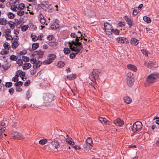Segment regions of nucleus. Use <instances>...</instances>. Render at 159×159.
<instances>
[{
    "instance_id": "obj_47",
    "label": "nucleus",
    "mask_w": 159,
    "mask_h": 159,
    "mask_svg": "<svg viewBox=\"0 0 159 159\" xmlns=\"http://www.w3.org/2000/svg\"><path fill=\"white\" fill-rule=\"evenodd\" d=\"M12 85V83L11 82H7L6 83L5 86L7 87H10Z\"/></svg>"
},
{
    "instance_id": "obj_40",
    "label": "nucleus",
    "mask_w": 159,
    "mask_h": 159,
    "mask_svg": "<svg viewBox=\"0 0 159 159\" xmlns=\"http://www.w3.org/2000/svg\"><path fill=\"white\" fill-rule=\"evenodd\" d=\"M22 85L23 82L20 81L16 82L14 84V85L15 86H21Z\"/></svg>"
},
{
    "instance_id": "obj_53",
    "label": "nucleus",
    "mask_w": 159,
    "mask_h": 159,
    "mask_svg": "<svg viewBox=\"0 0 159 159\" xmlns=\"http://www.w3.org/2000/svg\"><path fill=\"white\" fill-rule=\"evenodd\" d=\"M139 12V11H138L137 10L134 9L133 11L132 14L134 16H135L137 15Z\"/></svg>"
},
{
    "instance_id": "obj_26",
    "label": "nucleus",
    "mask_w": 159,
    "mask_h": 159,
    "mask_svg": "<svg viewBox=\"0 0 159 159\" xmlns=\"http://www.w3.org/2000/svg\"><path fill=\"white\" fill-rule=\"evenodd\" d=\"M58 21H55L53 24L55 25V27H53V25L51 26V28L53 29H56L58 28L59 27V24L58 23Z\"/></svg>"
},
{
    "instance_id": "obj_28",
    "label": "nucleus",
    "mask_w": 159,
    "mask_h": 159,
    "mask_svg": "<svg viewBox=\"0 0 159 159\" xmlns=\"http://www.w3.org/2000/svg\"><path fill=\"white\" fill-rule=\"evenodd\" d=\"M86 143L87 144H89L90 146H92V145L93 144V141L92 139L90 138L89 137L86 140Z\"/></svg>"
},
{
    "instance_id": "obj_37",
    "label": "nucleus",
    "mask_w": 159,
    "mask_h": 159,
    "mask_svg": "<svg viewBox=\"0 0 159 159\" xmlns=\"http://www.w3.org/2000/svg\"><path fill=\"white\" fill-rule=\"evenodd\" d=\"M48 45L54 47L58 45V43L57 42H50L49 43Z\"/></svg>"
},
{
    "instance_id": "obj_41",
    "label": "nucleus",
    "mask_w": 159,
    "mask_h": 159,
    "mask_svg": "<svg viewBox=\"0 0 159 159\" xmlns=\"http://www.w3.org/2000/svg\"><path fill=\"white\" fill-rule=\"evenodd\" d=\"M29 28V26L28 25H25L23 26L21 28V30L23 31H25L26 30L28 29Z\"/></svg>"
},
{
    "instance_id": "obj_11",
    "label": "nucleus",
    "mask_w": 159,
    "mask_h": 159,
    "mask_svg": "<svg viewBox=\"0 0 159 159\" xmlns=\"http://www.w3.org/2000/svg\"><path fill=\"white\" fill-rule=\"evenodd\" d=\"M77 75L76 74H71L67 76H65L64 79L66 80L67 79L69 80H73L76 78Z\"/></svg>"
},
{
    "instance_id": "obj_9",
    "label": "nucleus",
    "mask_w": 159,
    "mask_h": 159,
    "mask_svg": "<svg viewBox=\"0 0 159 159\" xmlns=\"http://www.w3.org/2000/svg\"><path fill=\"white\" fill-rule=\"evenodd\" d=\"M54 98L53 94L48 93L44 97V102L46 103L50 102L53 100Z\"/></svg>"
},
{
    "instance_id": "obj_38",
    "label": "nucleus",
    "mask_w": 159,
    "mask_h": 159,
    "mask_svg": "<svg viewBox=\"0 0 159 159\" xmlns=\"http://www.w3.org/2000/svg\"><path fill=\"white\" fill-rule=\"evenodd\" d=\"M70 51L68 48H65L64 49V53L66 54H67L70 53Z\"/></svg>"
},
{
    "instance_id": "obj_52",
    "label": "nucleus",
    "mask_w": 159,
    "mask_h": 159,
    "mask_svg": "<svg viewBox=\"0 0 159 159\" xmlns=\"http://www.w3.org/2000/svg\"><path fill=\"white\" fill-rule=\"evenodd\" d=\"M25 7V5L23 3H21L19 5V8L20 9H23Z\"/></svg>"
},
{
    "instance_id": "obj_46",
    "label": "nucleus",
    "mask_w": 159,
    "mask_h": 159,
    "mask_svg": "<svg viewBox=\"0 0 159 159\" xmlns=\"http://www.w3.org/2000/svg\"><path fill=\"white\" fill-rule=\"evenodd\" d=\"M75 53H74L73 52H72L70 55V58L73 59L74 58H75V55L77 54H76V52Z\"/></svg>"
},
{
    "instance_id": "obj_22",
    "label": "nucleus",
    "mask_w": 159,
    "mask_h": 159,
    "mask_svg": "<svg viewBox=\"0 0 159 159\" xmlns=\"http://www.w3.org/2000/svg\"><path fill=\"white\" fill-rule=\"evenodd\" d=\"M53 147L57 149L60 147L59 143L58 142L52 141L51 143Z\"/></svg>"
},
{
    "instance_id": "obj_36",
    "label": "nucleus",
    "mask_w": 159,
    "mask_h": 159,
    "mask_svg": "<svg viewBox=\"0 0 159 159\" xmlns=\"http://www.w3.org/2000/svg\"><path fill=\"white\" fill-rule=\"evenodd\" d=\"M39 46V44L38 43H34L32 44V47L34 50H35Z\"/></svg>"
},
{
    "instance_id": "obj_51",
    "label": "nucleus",
    "mask_w": 159,
    "mask_h": 159,
    "mask_svg": "<svg viewBox=\"0 0 159 159\" xmlns=\"http://www.w3.org/2000/svg\"><path fill=\"white\" fill-rule=\"evenodd\" d=\"M48 6L47 4L46 5V6H45V5L43 4H42L41 5V7L44 10H46L47 8V6Z\"/></svg>"
},
{
    "instance_id": "obj_15",
    "label": "nucleus",
    "mask_w": 159,
    "mask_h": 159,
    "mask_svg": "<svg viewBox=\"0 0 159 159\" xmlns=\"http://www.w3.org/2000/svg\"><path fill=\"white\" fill-rule=\"evenodd\" d=\"M127 68L131 70L136 72L137 70V67L134 65L132 64H129L127 65Z\"/></svg>"
},
{
    "instance_id": "obj_14",
    "label": "nucleus",
    "mask_w": 159,
    "mask_h": 159,
    "mask_svg": "<svg viewBox=\"0 0 159 159\" xmlns=\"http://www.w3.org/2000/svg\"><path fill=\"white\" fill-rule=\"evenodd\" d=\"M39 18L40 23L43 25L46 22V20L44 18V16L40 13L39 15Z\"/></svg>"
},
{
    "instance_id": "obj_20",
    "label": "nucleus",
    "mask_w": 159,
    "mask_h": 159,
    "mask_svg": "<svg viewBox=\"0 0 159 159\" xmlns=\"http://www.w3.org/2000/svg\"><path fill=\"white\" fill-rule=\"evenodd\" d=\"M16 39V40L12 43L11 45L12 48L14 49H16L19 45V43L17 42V39H15V40Z\"/></svg>"
},
{
    "instance_id": "obj_16",
    "label": "nucleus",
    "mask_w": 159,
    "mask_h": 159,
    "mask_svg": "<svg viewBox=\"0 0 159 159\" xmlns=\"http://www.w3.org/2000/svg\"><path fill=\"white\" fill-rule=\"evenodd\" d=\"M124 102L127 104L130 103L132 101V99L128 96L125 97L123 98Z\"/></svg>"
},
{
    "instance_id": "obj_50",
    "label": "nucleus",
    "mask_w": 159,
    "mask_h": 159,
    "mask_svg": "<svg viewBox=\"0 0 159 159\" xmlns=\"http://www.w3.org/2000/svg\"><path fill=\"white\" fill-rule=\"evenodd\" d=\"M17 8V7L16 6H11V9L14 11H17L16 8Z\"/></svg>"
},
{
    "instance_id": "obj_42",
    "label": "nucleus",
    "mask_w": 159,
    "mask_h": 159,
    "mask_svg": "<svg viewBox=\"0 0 159 159\" xmlns=\"http://www.w3.org/2000/svg\"><path fill=\"white\" fill-rule=\"evenodd\" d=\"M18 58L17 57L14 55H12L10 56V59L13 61H16L17 60Z\"/></svg>"
},
{
    "instance_id": "obj_21",
    "label": "nucleus",
    "mask_w": 159,
    "mask_h": 159,
    "mask_svg": "<svg viewBox=\"0 0 159 159\" xmlns=\"http://www.w3.org/2000/svg\"><path fill=\"white\" fill-rule=\"evenodd\" d=\"M131 43L133 45H136L139 43L138 40L134 38H132L130 41Z\"/></svg>"
},
{
    "instance_id": "obj_39",
    "label": "nucleus",
    "mask_w": 159,
    "mask_h": 159,
    "mask_svg": "<svg viewBox=\"0 0 159 159\" xmlns=\"http://www.w3.org/2000/svg\"><path fill=\"white\" fill-rule=\"evenodd\" d=\"M8 18L10 19L13 18L15 17L14 15L11 12H9L7 14Z\"/></svg>"
},
{
    "instance_id": "obj_33",
    "label": "nucleus",
    "mask_w": 159,
    "mask_h": 159,
    "mask_svg": "<svg viewBox=\"0 0 159 159\" xmlns=\"http://www.w3.org/2000/svg\"><path fill=\"white\" fill-rule=\"evenodd\" d=\"M90 146V145L86 143L84 144V147L85 150L89 151V150L91 149V148Z\"/></svg>"
},
{
    "instance_id": "obj_29",
    "label": "nucleus",
    "mask_w": 159,
    "mask_h": 159,
    "mask_svg": "<svg viewBox=\"0 0 159 159\" xmlns=\"http://www.w3.org/2000/svg\"><path fill=\"white\" fill-rule=\"evenodd\" d=\"M127 79H134V76L131 73H128L127 75Z\"/></svg>"
},
{
    "instance_id": "obj_2",
    "label": "nucleus",
    "mask_w": 159,
    "mask_h": 159,
    "mask_svg": "<svg viewBox=\"0 0 159 159\" xmlns=\"http://www.w3.org/2000/svg\"><path fill=\"white\" fill-rule=\"evenodd\" d=\"M146 83L152 84L159 80V73L154 72L149 75L146 78Z\"/></svg>"
},
{
    "instance_id": "obj_24",
    "label": "nucleus",
    "mask_w": 159,
    "mask_h": 159,
    "mask_svg": "<svg viewBox=\"0 0 159 159\" xmlns=\"http://www.w3.org/2000/svg\"><path fill=\"white\" fill-rule=\"evenodd\" d=\"M125 20L127 22V23L129 25V27H130L133 25L132 23L131 20L128 17L125 16Z\"/></svg>"
},
{
    "instance_id": "obj_57",
    "label": "nucleus",
    "mask_w": 159,
    "mask_h": 159,
    "mask_svg": "<svg viewBox=\"0 0 159 159\" xmlns=\"http://www.w3.org/2000/svg\"><path fill=\"white\" fill-rule=\"evenodd\" d=\"M14 91V90L13 88L10 89L9 90V92L10 94L12 95Z\"/></svg>"
},
{
    "instance_id": "obj_58",
    "label": "nucleus",
    "mask_w": 159,
    "mask_h": 159,
    "mask_svg": "<svg viewBox=\"0 0 159 159\" xmlns=\"http://www.w3.org/2000/svg\"><path fill=\"white\" fill-rule=\"evenodd\" d=\"M30 80H29L25 83L24 85L26 86H28L30 84Z\"/></svg>"
},
{
    "instance_id": "obj_63",
    "label": "nucleus",
    "mask_w": 159,
    "mask_h": 159,
    "mask_svg": "<svg viewBox=\"0 0 159 159\" xmlns=\"http://www.w3.org/2000/svg\"><path fill=\"white\" fill-rule=\"evenodd\" d=\"M105 118L102 117H99L98 118V120L102 123V122H103L104 120H105Z\"/></svg>"
},
{
    "instance_id": "obj_18",
    "label": "nucleus",
    "mask_w": 159,
    "mask_h": 159,
    "mask_svg": "<svg viewBox=\"0 0 159 159\" xmlns=\"http://www.w3.org/2000/svg\"><path fill=\"white\" fill-rule=\"evenodd\" d=\"M35 54L39 56L38 58H42L44 56V52H42L40 50L36 51Z\"/></svg>"
},
{
    "instance_id": "obj_55",
    "label": "nucleus",
    "mask_w": 159,
    "mask_h": 159,
    "mask_svg": "<svg viewBox=\"0 0 159 159\" xmlns=\"http://www.w3.org/2000/svg\"><path fill=\"white\" fill-rule=\"evenodd\" d=\"M37 60L35 58L33 57L30 59V61L32 63L34 64L36 62Z\"/></svg>"
},
{
    "instance_id": "obj_19",
    "label": "nucleus",
    "mask_w": 159,
    "mask_h": 159,
    "mask_svg": "<svg viewBox=\"0 0 159 159\" xmlns=\"http://www.w3.org/2000/svg\"><path fill=\"white\" fill-rule=\"evenodd\" d=\"M31 67V65L30 63H25L23 64V68L24 70L29 69Z\"/></svg>"
},
{
    "instance_id": "obj_7",
    "label": "nucleus",
    "mask_w": 159,
    "mask_h": 159,
    "mask_svg": "<svg viewBox=\"0 0 159 159\" xmlns=\"http://www.w3.org/2000/svg\"><path fill=\"white\" fill-rule=\"evenodd\" d=\"M142 126L141 122L140 121H136L135 122L131 127L133 131L135 132L140 129Z\"/></svg>"
},
{
    "instance_id": "obj_54",
    "label": "nucleus",
    "mask_w": 159,
    "mask_h": 159,
    "mask_svg": "<svg viewBox=\"0 0 159 159\" xmlns=\"http://www.w3.org/2000/svg\"><path fill=\"white\" fill-rule=\"evenodd\" d=\"M53 39L54 37L52 35H49L47 37V39L49 41L52 40Z\"/></svg>"
},
{
    "instance_id": "obj_64",
    "label": "nucleus",
    "mask_w": 159,
    "mask_h": 159,
    "mask_svg": "<svg viewBox=\"0 0 159 159\" xmlns=\"http://www.w3.org/2000/svg\"><path fill=\"white\" fill-rule=\"evenodd\" d=\"M14 33L16 35L18 34L19 33V31L18 30L15 29L14 30Z\"/></svg>"
},
{
    "instance_id": "obj_62",
    "label": "nucleus",
    "mask_w": 159,
    "mask_h": 159,
    "mask_svg": "<svg viewBox=\"0 0 159 159\" xmlns=\"http://www.w3.org/2000/svg\"><path fill=\"white\" fill-rule=\"evenodd\" d=\"M112 33H114L116 34L117 35L119 33V31L116 29L115 30H113Z\"/></svg>"
},
{
    "instance_id": "obj_34",
    "label": "nucleus",
    "mask_w": 159,
    "mask_h": 159,
    "mask_svg": "<svg viewBox=\"0 0 159 159\" xmlns=\"http://www.w3.org/2000/svg\"><path fill=\"white\" fill-rule=\"evenodd\" d=\"M65 65V63L62 61H59L57 64V66L59 68H61Z\"/></svg>"
},
{
    "instance_id": "obj_30",
    "label": "nucleus",
    "mask_w": 159,
    "mask_h": 159,
    "mask_svg": "<svg viewBox=\"0 0 159 159\" xmlns=\"http://www.w3.org/2000/svg\"><path fill=\"white\" fill-rule=\"evenodd\" d=\"M147 64V67L149 68H151L154 64V63L152 61H149Z\"/></svg>"
},
{
    "instance_id": "obj_60",
    "label": "nucleus",
    "mask_w": 159,
    "mask_h": 159,
    "mask_svg": "<svg viewBox=\"0 0 159 159\" xmlns=\"http://www.w3.org/2000/svg\"><path fill=\"white\" fill-rule=\"evenodd\" d=\"M7 40H12L13 39L11 35H9L8 36H6Z\"/></svg>"
},
{
    "instance_id": "obj_45",
    "label": "nucleus",
    "mask_w": 159,
    "mask_h": 159,
    "mask_svg": "<svg viewBox=\"0 0 159 159\" xmlns=\"http://www.w3.org/2000/svg\"><path fill=\"white\" fill-rule=\"evenodd\" d=\"M141 51L143 54L144 55H145L146 56H148V52L147 50H146L143 49L141 50Z\"/></svg>"
},
{
    "instance_id": "obj_49",
    "label": "nucleus",
    "mask_w": 159,
    "mask_h": 159,
    "mask_svg": "<svg viewBox=\"0 0 159 159\" xmlns=\"http://www.w3.org/2000/svg\"><path fill=\"white\" fill-rule=\"evenodd\" d=\"M31 37L34 41H35L38 39L35 35L31 34Z\"/></svg>"
},
{
    "instance_id": "obj_35",
    "label": "nucleus",
    "mask_w": 159,
    "mask_h": 159,
    "mask_svg": "<svg viewBox=\"0 0 159 159\" xmlns=\"http://www.w3.org/2000/svg\"><path fill=\"white\" fill-rule=\"evenodd\" d=\"M18 77L19 75L18 74H17L16 72L15 76L12 78V80L14 82L18 81Z\"/></svg>"
},
{
    "instance_id": "obj_5",
    "label": "nucleus",
    "mask_w": 159,
    "mask_h": 159,
    "mask_svg": "<svg viewBox=\"0 0 159 159\" xmlns=\"http://www.w3.org/2000/svg\"><path fill=\"white\" fill-rule=\"evenodd\" d=\"M104 26L105 29V31L107 34L110 35L111 34L113 30L111 25L107 23H104Z\"/></svg>"
},
{
    "instance_id": "obj_6",
    "label": "nucleus",
    "mask_w": 159,
    "mask_h": 159,
    "mask_svg": "<svg viewBox=\"0 0 159 159\" xmlns=\"http://www.w3.org/2000/svg\"><path fill=\"white\" fill-rule=\"evenodd\" d=\"M3 46L4 49H3L1 52V54L2 55L7 54L9 53V50L11 49V47L10 44L7 42L5 43Z\"/></svg>"
},
{
    "instance_id": "obj_25",
    "label": "nucleus",
    "mask_w": 159,
    "mask_h": 159,
    "mask_svg": "<svg viewBox=\"0 0 159 159\" xmlns=\"http://www.w3.org/2000/svg\"><path fill=\"white\" fill-rule=\"evenodd\" d=\"M72 139L70 138H67L66 139V141L70 145H74L75 143L74 142L71 141Z\"/></svg>"
},
{
    "instance_id": "obj_13",
    "label": "nucleus",
    "mask_w": 159,
    "mask_h": 159,
    "mask_svg": "<svg viewBox=\"0 0 159 159\" xmlns=\"http://www.w3.org/2000/svg\"><path fill=\"white\" fill-rule=\"evenodd\" d=\"M117 42L120 43H125L127 42V39L124 37H119L116 39Z\"/></svg>"
},
{
    "instance_id": "obj_17",
    "label": "nucleus",
    "mask_w": 159,
    "mask_h": 159,
    "mask_svg": "<svg viewBox=\"0 0 159 159\" xmlns=\"http://www.w3.org/2000/svg\"><path fill=\"white\" fill-rule=\"evenodd\" d=\"M127 84L129 86L131 87L133 85L134 81V79H127Z\"/></svg>"
},
{
    "instance_id": "obj_48",
    "label": "nucleus",
    "mask_w": 159,
    "mask_h": 159,
    "mask_svg": "<svg viewBox=\"0 0 159 159\" xmlns=\"http://www.w3.org/2000/svg\"><path fill=\"white\" fill-rule=\"evenodd\" d=\"M24 13L25 12L24 11L20 10L17 12V14L19 16H21L23 15L24 14Z\"/></svg>"
},
{
    "instance_id": "obj_1",
    "label": "nucleus",
    "mask_w": 159,
    "mask_h": 159,
    "mask_svg": "<svg viewBox=\"0 0 159 159\" xmlns=\"http://www.w3.org/2000/svg\"><path fill=\"white\" fill-rule=\"evenodd\" d=\"M81 34L80 37L77 36L75 41L72 40L71 42H69L68 44L70 48L73 51L76 52V54H78L83 48V45L81 42H79L80 39L82 36Z\"/></svg>"
},
{
    "instance_id": "obj_8",
    "label": "nucleus",
    "mask_w": 159,
    "mask_h": 159,
    "mask_svg": "<svg viewBox=\"0 0 159 159\" xmlns=\"http://www.w3.org/2000/svg\"><path fill=\"white\" fill-rule=\"evenodd\" d=\"M56 55L54 54H50L48 55V59L43 61V63L45 64H49L52 62L56 58Z\"/></svg>"
},
{
    "instance_id": "obj_56",
    "label": "nucleus",
    "mask_w": 159,
    "mask_h": 159,
    "mask_svg": "<svg viewBox=\"0 0 159 159\" xmlns=\"http://www.w3.org/2000/svg\"><path fill=\"white\" fill-rule=\"evenodd\" d=\"M15 20L17 25H19L20 24H21L22 22L21 21H20L19 20L16 19H15Z\"/></svg>"
},
{
    "instance_id": "obj_32",
    "label": "nucleus",
    "mask_w": 159,
    "mask_h": 159,
    "mask_svg": "<svg viewBox=\"0 0 159 159\" xmlns=\"http://www.w3.org/2000/svg\"><path fill=\"white\" fill-rule=\"evenodd\" d=\"M143 20L145 21L148 23H150L151 21V19L149 17L146 16H144L143 17Z\"/></svg>"
},
{
    "instance_id": "obj_31",
    "label": "nucleus",
    "mask_w": 159,
    "mask_h": 159,
    "mask_svg": "<svg viewBox=\"0 0 159 159\" xmlns=\"http://www.w3.org/2000/svg\"><path fill=\"white\" fill-rule=\"evenodd\" d=\"M48 141L46 139H42L39 141V143L40 144L42 145H44L47 143Z\"/></svg>"
},
{
    "instance_id": "obj_61",
    "label": "nucleus",
    "mask_w": 159,
    "mask_h": 159,
    "mask_svg": "<svg viewBox=\"0 0 159 159\" xmlns=\"http://www.w3.org/2000/svg\"><path fill=\"white\" fill-rule=\"evenodd\" d=\"M73 147L75 149H80L81 148L80 146L75 145L73 146Z\"/></svg>"
},
{
    "instance_id": "obj_23",
    "label": "nucleus",
    "mask_w": 159,
    "mask_h": 159,
    "mask_svg": "<svg viewBox=\"0 0 159 159\" xmlns=\"http://www.w3.org/2000/svg\"><path fill=\"white\" fill-rule=\"evenodd\" d=\"M7 20L4 18H0V25H5L7 23Z\"/></svg>"
},
{
    "instance_id": "obj_10",
    "label": "nucleus",
    "mask_w": 159,
    "mask_h": 159,
    "mask_svg": "<svg viewBox=\"0 0 159 159\" xmlns=\"http://www.w3.org/2000/svg\"><path fill=\"white\" fill-rule=\"evenodd\" d=\"M113 123L116 125L120 127L122 126L124 124V122L123 120L118 118L114 120Z\"/></svg>"
},
{
    "instance_id": "obj_12",
    "label": "nucleus",
    "mask_w": 159,
    "mask_h": 159,
    "mask_svg": "<svg viewBox=\"0 0 159 159\" xmlns=\"http://www.w3.org/2000/svg\"><path fill=\"white\" fill-rule=\"evenodd\" d=\"M85 14L87 16L92 17L95 16V12L90 9L86 8L84 10Z\"/></svg>"
},
{
    "instance_id": "obj_3",
    "label": "nucleus",
    "mask_w": 159,
    "mask_h": 159,
    "mask_svg": "<svg viewBox=\"0 0 159 159\" xmlns=\"http://www.w3.org/2000/svg\"><path fill=\"white\" fill-rule=\"evenodd\" d=\"M100 73L99 71L98 70H93L89 75V79L93 83H96V80H97L99 78L98 75Z\"/></svg>"
},
{
    "instance_id": "obj_4",
    "label": "nucleus",
    "mask_w": 159,
    "mask_h": 159,
    "mask_svg": "<svg viewBox=\"0 0 159 159\" xmlns=\"http://www.w3.org/2000/svg\"><path fill=\"white\" fill-rule=\"evenodd\" d=\"M11 136L12 139L17 140L24 139L25 137L20 133L17 132H13L11 133Z\"/></svg>"
},
{
    "instance_id": "obj_27",
    "label": "nucleus",
    "mask_w": 159,
    "mask_h": 159,
    "mask_svg": "<svg viewBox=\"0 0 159 159\" xmlns=\"http://www.w3.org/2000/svg\"><path fill=\"white\" fill-rule=\"evenodd\" d=\"M17 74H18L19 75H20V77H21V76H25V73L24 72L22 71L21 70H18L17 71Z\"/></svg>"
},
{
    "instance_id": "obj_44",
    "label": "nucleus",
    "mask_w": 159,
    "mask_h": 159,
    "mask_svg": "<svg viewBox=\"0 0 159 159\" xmlns=\"http://www.w3.org/2000/svg\"><path fill=\"white\" fill-rule=\"evenodd\" d=\"M16 63L19 66H20L22 65L23 62L21 59H19L17 61Z\"/></svg>"
},
{
    "instance_id": "obj_43",
    "label": "nucleus",
    "mask_w": 159,
    "mask_h": 159,
    "mask_svg": "<svg viewBox=\"0 0 159 159\" xmlns=\"http://www.w3.org/2000/svg\"><path fill=\"white\" fill-rule=\"evenodd\" d=\"M22 58L23 61L25 62H28L30 60L29 58L26 56H23Z\"/></svg>"
},
{
    "instance_id": "obj_59",
    "label": "nucleus",
    "mask_w": 159,
    "mask_h": 159,
    "mask_svg": "<svg viewBox=\"0 0 159 159\" xmlns=\"http://www.w3.org/2000/svg\"><path fill=\"white\" fill-rule=\"evenodd\" d=\"M70 36L71 37L73 38H75L77 36V35L75 33H71L70 35Z\"/></svg>"
}]
</instances>
